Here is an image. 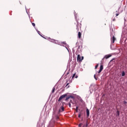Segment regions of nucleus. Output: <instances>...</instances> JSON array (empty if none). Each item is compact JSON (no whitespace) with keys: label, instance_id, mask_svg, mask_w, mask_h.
<instances>
[{"label":"nucleus","instance_id":"nucleus-1","mask_svg":"<svg viewBox=\"0 0 127 127\" xmlns=\"http://www.w3.org/2000/svg\"><path fill=\"white\" fill-rule=\"evenodd\" d=\"M83 59H84V57H82L81 59V56H80V55H77V60L78 62H81L82 60H83Z\"/></svg>","mask_w":127,"mask_h":127},{"label":"nucleus","instance_id":"nucleus-2","mask_svg":"<svg viewBox=\"0 0 127 127\" xmlns=\"http://www.w3.org/2000/svg\"><path fill=\"white\" fill-rule=\"evenodd\" d=\"M65 97H67V94H66L62 95L59 98L58 102H60L61 100H62V99H64V98H65Z\"/></svg>","mask_w":127,"mask_h":127},{"label":"nucleus","instance_id":"nucleus-3","mask_svg":"<svg viewBox=\"0 0 127 127\" xmlns=\"http://www.w3.org/2000/svg\"><path fill=\"white\" fill-rule=\"evenodd\" d=\"M110 57H112V55L109 54V55H106L105 56V57L103 58V59H102V60H104L105 59H108L109 58H110Z\"/></svg>","mask_w":127,"mask_h":127},{"label":"nucleus","instance_id":"nucleus-4","mask_svg":"<svg viewBox=\"0 0 127 127\" xmlns=\"http://www.w3.org/2000/svg\"><path fill=\"white\" fill-rule=\"evenodd\" d=\"M64 106H62L60 107L59 110V113H62V112H64Z\"/></svg>","mask_w":127,"mask_h":127},{"label":"nucleus","instance_id":"nucleus-5","mask_svg":"<svg viewBox=\"0 0 127 127\" xmlns=\"http://www.w3.org/2000/svg\"><path fill=\"white\" fill-rule=\"evenodd\" d=\"M103 69H104V65H101L100 69L98 71V73L100 74V73H101V72H102V71H103Z\"/></svg>","mask_w":127,"mask_h":127},{"label":"nucleus","instance_id":"nucleus-6","mask_svg":"<svg viewBox=\"0 0 127 127\" xmlns=\"http://www.w3.org/2000/svg\"><path fill=\"white\" fill-rule=\"evenodd\" d=\"M86 115L87 117L89 118V116H90V110H89L88 109H86Z\"/></svg>","mask_w":127,"mask_h":127},{"label":"nucleus","instance_id":"nucleus-7","mask_svg":"<svg viewBox=\"0 0 127 127\" xmlns=\"http://www.w3.org/2000/svg\"><path fill=\"white\" fill-rule=\"evenodd\" d=\"M77 24H76V30L77 31H79V22L77 21Z\"/></svg>","mask_w":127,"mask_h":127},{"label":"nucleus","instance_id":"nucleus-8","mask_svg":"<svg viewBox=\"0 0 127 127\" xmlns=\"http://www.w3.org/2000/svg\"><path fill=\"white\" fill-rule=\"evenodd\" d=\"M81 35H82V34L80 32H79L78 33V37L79 39H81Z\"/></svg>","mask_w":127,"mask_h":127},{"label":"nucleus","instance_id":"nucleus-9","mask_svg":"<svg viewBox=\"0 0 127 127\" xmlns=\"http://www.w3.org/2000/svg\"><path fill=\"white\" fill-rule=\"evenodd\" d=\"M115 41H116V38L115 37V36H113L112 38L113 43H115Z\"/></svg>","mask_w":127,"mask_h":127},{"label":"nucleus","instance_id":"nucleus-10","mask_svg":"<svg viewBox=\"0 0 127 127\" xmlns=\"http://www.w3.org/2000/svg\"><path fill=\"white\" fill-rule=\"evenodd\" d=\"M116 116L117 117H119L120 116V111H117Z\"/></svg>","mask_w":127,"mask_h":127},{"label":"nucleus","instance_id":"nucleus-11","mask_svg":"<svg viewBox=\"0 0 127 127\" xmlns=\"http://www.w3.org/2000/svg\"><path fill=\"white\" fill-rule=\"evenodd\" d=\"M68 97L70 98H71V99H75V97H74V96H73L72 95H69L68 96Z\"/></svg>","mask_w":127,"mask_h":127},{"label":"nucleus","instance_id":"nucleus-12","mask_svg":"<svg viewBox=\"0 0 127 127\" xmlns=\"http://www.w3.org/2000/svg\"><path fill=\"white\" fill-rule=\"evenodd\" d=\"M125 75H126V73H125V71H123L122 73V76H124Z\"/></svg>","mask_w":127,"mask_h":127},{"label":"nucleus","instance_id":"nucleus-13","mask_svg":"<svg viewBox=\"0 0 127 127\" xmlns=\"http://www.w3.org/2000/svg\"><path fill=\"white\" fill-rule=\"evenodd\" d=\"M54 92H55V88L53 87V88L52 89V93H54Z\"/></svg>","mask_w":127,"mask_h":127},{"label":"nucleus","instance_id":"nucleus-14","mask_svg":"<svg viewBox=\"0 0 127 127\" xmlns=\"http://www.w3.org/2000/svg\"><path fill=\"white\" fill-rule=\"evenodd\" d=\"M69 99H70V97H69V96H67L66 99H65V101H68V100H69Z\"/></svg>","mask_w":127,"mask_h":127},{"label":"nucleus","instance_id":"nucleus-15","mask_svg":"<svg viewBox=\"0 0 127 127\" xmlns=\"http://www.w3.org/2000/svg\"><path fill=\"white\" fill-rule=\"evenodd\" d=\"M98 67H99V64H97L95 67V69H97V68H98Z\"/></svg>","mask_w":127,"mask_h":127},{"label":"nucleus","instance_id":"nucleus-16","mask_svg":"<svg viewBox=\"0 0 127 127\" xmlns=\"http://www.w3.org/2000/svg\"><path fill=\"white\" fill-rule=\"evenodd\" d=\"M75 76H76V73H74L72 75V78L73 79V78H74L75 77Z\"/></svg>","mask_w":127,"mask_h":127},{"label":"nucleus","instance_id":"nucleus-17","mask_svg":"<svg viewBox=\"0 0 127 127\" xmlns=\"http://www.w3.org/2000/svg\"><path fill=\"white\" fill-rule=\"evenodd\" d=\"M85 127H88V121H86Z\"/></svg>","mask_w":127,"mask_h":127},{"label":"nucleus","instance_id":"nucleus-18","mask_svg":"<svg viewBox=\"0 0 127 127\" xmlns=\"http://www.w3.org/2000/svg\"><path fill=\"white\" fill-rule=\"evenodd\" d=\"M32 25H33V26H34V27H35V23H32Z\"/></svg>","mask_w":127,"mask_h":127},{"label":"nucleus","instance_id":"nucleus-19","mask_svg":"<svg viewBox=\"0 0 127 127\" xmlns=\"http://www.w3.org/2000/svg\"><path fill=\"white\" fill-rule=\"evenodd\" d=\"M123 104H124V105H127V101H124Z\"/></svg>","mask_w":127,"mask_h":127},{"label":"nucleus","instance_id":"nucleus-20","mask_svg":"<svg viewBox=\"0 0 127 127\" xmlns=\"http://www.w3.org/2000/svg\"><path fill=\"white\" fill-rule=\"evenodd\" d=\"M76 113H78V107H76Z\"/></svg>","mask_w":127,"mask_h":127},{"label":"nucleus","instance_id":"nucleus-21","mask_svg":"<svg viewBox=\"0 0 127 127\" xmlns=\"http://www.w3.org/2000/svg\"><path fill=\"white\" fill-rule=\"evenodd\" d=\"M52 42H54V43H55V42H56V40H52Z\"/></svg>","mask_w":127,"mask_h":127},{"label":"nucleus","instance_id":"nucleus-22","mask_svg":"<svg viewBox=\"0 0 127 127\" xmlns=\"http://www.w3.org/2000/svg\"><path fill=\"white\" fill-rule=\"evenodd\" d=\"M94 77L95 80H97V77H96V74H94Z\"/></svg>","mask_w":127,"mask_h":127},{"label":"nucleus","instance_id":"nucleus-23","mask_svg":"<svg viewBox=\"0 0 127 127\" xmlns=\"http://www.w3.org/2000/svg\"><path fill=\"white\" fill-rule=\"evenodd\" d=\"M82 124H79V125H78V127H82Z\"/></svg>","mask_w":127,"mask_h":127},{"label":"nucleus","instance_id":"nucleus-24","mask_svg":"<svg viewBox=\"0 0 127 127\" xmlns=\"http://www.w3.org/2000/svg\"><path fill=\"white\" fill-rule=\"evenodd\" d=\"M68 106H69V108H71V103H69Z\"/></svg>","mask_w":127,"mask_h":127},{"label":"nucleus","instance_id":"nucleus-25","mask_svg":"<svg viewBox=\"0 0 127 127\" xmlns=\"http://www.w3.org/2000/svg\"><path fill=\"white\" fill-rule=\"evenodd\" d=\"M78 118H81V114H80L78 115Z\"/></svg>","mask_w":127,"mask_h":127},{"label":"nucleus","instance_id":"nucleus-26","mask_svg":"<svg viewBox=\"0 0 127 127\" xmlns=\"http://www.w3.org/2000/svg\"><path fill=\"white\" fill-rule=\"evenodd\" d=\"M69 103L71 104V103H73V102L72 101V100H70Z\"/></svg>","mask_w":127,"mask_h":127},{"label":"nucleus","instance_id":"nucleus-27","mask_svg":"<svg viewBox=\"0 0 127 127\" xmlns=\"http://www.w3.org/2000/svg\"><path fill=\"white\" fill-rule=\"evenodd\" d=\"M77 78H78V76H77V75H76V76H75V78L77 79Z\"/></svg>","mask_w":127,"mask_h":127},{"label":"nucleus","instance_id":"nucleus-28","mask_svg":"<svg viewBox=\"0 0 127 127\" xmlns=\"http://www.w3.org/2000/svg\"><path fill=\"white\" fill-rule=\"evenodd\" d=\"M119 16V13L116 14V16Z\"/></svg>","mask_w":127,"mask_h":127},{"label":"nucleus","instance_id":"nucleus-29","mask_svg":"<svg viewBox=\"0 0 127 127\" xmlns=\"http://www.w3.org/2000/svg\"><path fill=\"white\" fill-rule=\"evenodd\" d=\"M69 85V83H67L66 87H67V86H68Z\"/></svg>","mask_w":127,"mask_h":127},{"label":"nucleus","instance_id":"nucleus-30","mask_svg":"<svg viewBox=\"0 0 127 127\" xmlns=\"http://www.w3.org/2000/svg\"><path fill=\"white\" fill-rule=\"evenodd\" d=\"M58 119H59V117H57V119L58 120Z\"/></svg>","mask_w":127,"mask_h":127},{"label":"nucleus","instance_id":"nucleus-31","mask_svg":"<svg viewBox=\"0 0 127 127\" xmlns=\"http://www.w3.org/2000/svg\"><path fill=\"white\" fill-rule=\"evenodd\" d=\"M113 21H115V19H113Z\"/></svg>","mask_w":127,"mask_h":127},{"label":"nucleus","instance_id":"nucleus-32","mask_svg":"<svg viewBox=\"0 0 127 127\" xmlns=\"http://www.w3.org/2000/svg\"><path fill=\"white\" fill-rule=\"evenodd\" d=\"M83 127H85V125Z\"/></svg>","mask_w":127,"mask_h":127}]
</instances>
